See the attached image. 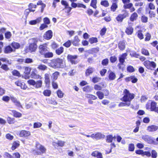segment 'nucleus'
Instances as JSON below:
<instances>
[{"mask_svg":"<svg viewBox=\"0 0 158 158\" xmlns=\"http://www.w3.org/2000/svg\"><path fill=\"white\" fill-rule=\"evenodd\" d=\"M96 94L100 99H102L104 98V94L101 91H97Z\"/></svg>","mask_w":158,"mask_h":158,"instance_id":"obj_36","label":"nucleus"},{"mask_svg":"<svg viewBox=\"0 0 158 158\" xmlns=\"http://www.w3.org/2000/svg\"><path fill=\"white\" fill-rule=\"evenodd\" d=\"M133 6V4L131 3H129L128 4H124L123 6V7L125 9H129L131 8Z\"/></svg>","mask_w":158,"mask_h":158,"instance_id":"obj_56","label":"nucleus"},{"mask_svg":"<svg viewBox=\"0 0 158 158\" xmlns=\"http://www.w3.org/2000/svg\"><path fill=\"white\" fill-rule=\"evenodd\" d=\"M19 143L17 142H15L13 143L12 146V150H15L17 147L19 146Z\"/></svg>","mask_w":158,"mask_h":158,"instance_id":"obj_48","label":"nucleus"},{"mask_svg":"<svg viewBox=\"0 0 158 158\" xmlns=\"http://www.w3.org/2000/svg\"><path fill=\"white\" fill-rule=\"evenodd\" d=\"M100 80V78L96 77H94L93 78L92 81L93 82L95 83L99 81Z\"/></svg>","mask_w":158,"mask_h":158,"instance_id":"obj_58","label":"nucleus"},{"mask_svg":"<svg viewBox=\"0 0 158 158\" xmlns=\"http://www.w3.org/2000/svg\"><path fill=\"white\" fill-rule=\"evenodd\" d=\"M41 20V17H39L35 20L30 21L29 23L31 25H35L38 23H40Z\"/></svg>","mask_w":158,"mask_h":158,"instance_id":"obj_21","label":"nucleus"},{"mask_svg":"<svg viewBox=\"0 0 158 158\" xmlns=\"http://www.w3.org/2000/svg\"><path fill=\"white\" fill-rule=\"evenodd\" d=\"M38 40L36 38H32L30 40L29 49L31 52L35 51L37 48V43Z\"/></svg>","mask_w":158,"mask_h":158,"instance_id":"obj_3","label":"nucleus"},{"mask_svg":"<svg viewBox=\"0 0 158 158\" xmlns=\"http://www.w3.org/2000/svg\"><path fill=\"white\" fill-rule=\"evenodd\" d=\"M57 94L58 97L60 98H62L63 97V94L60 90H57Z\"/></svg>","mask_w":158,"mask_h":158,"instance_id":"obj_53","label":"nucleus"},{"mask_svg":"<svg viewBox=\"0 0 158 158\" xmlns=\"http://www.w3.org/2000/svg\"><path fill=\"white\" fill-rule=\"evenodd\" d=\"M127 56V54L126 53H123L119 56V61L121 65L123 64V63L125 62V60L126 59Z\"/></svg>","mask_w":158,"mask_h":158,"instance_id":"obj_9","label":"nucleus"},{"mask_svg":"<svg viewBox=\"0 0 158 158\" xmlns=\"http://www.w3.org/2000/svg\"><path fill=\"white\" fill-rule=\"evenodd\" d=\"M157 103L154 101H152L151 103L150 109L151 111H154L155 112L156 110V107Z\"/></svg>","mask_w":158,"mask_h":158,"instance_id":"obj_18","label":"nucleus"},{"mask_svg":"<svg viewBox=\"0 0 158 158\" xmlns=\"http://www.w3.org/2000/svg\"><path fill=\"white\" fill-rule=\"evenodd\" d=\"M138 17L137 14L136 13L134 12L131 15L130 18V20L131 21L133 22L136 20Z\"/></svg>","mask_w":158,"mask_h":158,"instance_id":"obj_22","label":"nucleus"},{"mask_svg":"<svg viewBox=\"0 0 158 158\" xmlns=\"http://www.w3.org/2000/svg\"><path fill=\"white\" fill-rule=\"evenodd\" d=\"M44 82L46 84H49L50 83V75L46 73L44 75Z\"/></svg>","mask_w":158,"mask_h":158,"instance_id":"obj_19","label":"nucleus"},{"mask_svg":"<svg viewBox=\"0 0 158 158\" xmlns=\"http://www.w3.org/2000/svg\"><path fill=\"white\" fill-rule=\"evenodd\" d=\"M94 68L91 67H89L85 72L86 76H87L92 74L94 71Z\"/></svg>","mask_w":158,"mask_h":158,"instance_id":"obj_17","label":"nucleus"},{"mask_svg":"<svg viewBox=\"0 0 158 158\" xmlns=\"http://www.w3.org/2000/svg\"><path fill=\"white\" fill-rule=\"evenodd\" d=\"M37 68L39 70L44 71L47 69V67L44 65L40 64L38 65Z\"/></svg>","mask_w":158,"mask_h":158,"instance_id":"obj_34","label":"nucleus"},{"mask_svg":"<svg viewBox=\"0 0 158 158\" xmlns=\"http://www.w3.org/2000/svg\"><path fill=\"white\" fill-rule=\"evenodd\" d=\"M42 81L41 80L37 81L35 82V87L36 88H40L42 87Z\"/></svg>","mask_w":158,"mask_h":158,"instance_id":"obj_33","label":"nucleus"},{"mask_svg":"<svg viewBox=\"0 0 158 158\" xmlns=\"http://www.w3.org/2000/svg\"><path fill=\"white\" fill-rule=\"evenodd\" d=\"M158 129V126L154 125H152L148 127L147 130L149 131L152 132L156 131Z\"/></svg>","mask_w":158,"mask_h":158,"instance_id":"obj_15","label":"nucleus"},{"mask_svg":"<svg viewBox=\"0 0 158 158\" xmlns=\"http://www.w3.org/2000/svg\"><path fill=\"white\" fill-rule=\"evenodd\" d=\"M10 99L16 106L19 108H23L20 102L15 97L13 96H10Z\"/></svg>","mask_w":158,"mask_h":158,"instance_id":"obj_7","label":"nucleus"},{"mask_svg":"<svg viewBox=\"0 0 158 158\" xmlns=\"http://www.w3.org/2000/svg\"><path fill=\"white\" fill-rule=\"evenodd\" d=\"M35 147L37 150H39L40 152L35 151L36 154L40 155L45 153L46 151V148L40 144L39 142H36L35 144Z\"/></svg>","mask_w":158,"mask_h":158,"instance_id":"obj_4","label":"nucleus"},{"mask_svg":"<svg viewBox=\"0 0 158 158\" xmlns=\"http://www.w3.org/2000/svg\"><path fill=\"white\" fill-rule=\"evenodd\" d=\"M52 36V32L51 30H48L44 35V38L47 40L50 39Z\"/></svg>","mask_w":158,"mask_h":158,"instance_id":"obj_8","label":"nucleus"},{"mask_svg":"<svg viewBox=\"0 0 158 158\" xmlns=\"http://www.w3.org/2000/svg\"><path fill=\"white\" fill-rule=\"evenodd\" d=\"M30 135V132L25 130L21 131L19 134L20 136L21 137H26L29 136Z\"/></svg>","mask_w":158,"mask_h":158,"instance_id":"obj_12","label":"nucleus"},{"mask_svg":"<svg viewBox=\"0 0 158 158\" xmlns=\"http://www.w3.org/2000/svg\"><path fill=\"white\" fill-rule=\"evenodd\" d=\"M131 103L129 102L123 101V102H121L119 103L118 106H130Z\"/></svg>","mask_w":158,"mask_h":158,"instance_id":"obj_26","label":"nucleus"},{"mask_svg":"<svg viewBox=\"0 0 158 158\" xmlns=\"http://www.w3.org/2000/svg\"><path fill=\"white\" fill-rule=\"evenodd\" d=\"M116 77V75L114 73L111 71L109 74L108 78L110 80H113L115 79Z\"/></svg>","mask_w":158,"mask_h":158,"instance_id":"obj_23","label":"nucleus"},{"mask_svg":"<svg viewBox=\"0 0 158 158\" xmlns=\"http://www.w3.org/2000/svg\"><path fill=\"white\" fill-rule=\"evenodd\" d=\"M7 121L10 124H13L15 123V119L13 118H11L10 117H8L7 118Z\"/></svg>","mask_w":158,"mask_h":158,"instance_id":"obj_37","label":"nucleus"},{"mask_svg":"<svg viewBox=\"0 0 158 158\" xmlns=\"http://www.w3.org/2000/svg\"><path fill=\"white\" fill-rule=\"evenodd\" d=\"M71 45V41L68 40L67 42L63 44V45L67 48L69 47Z\"/></svg>","mask_w":158,"mask_h":158,"instance_id":"obj_59","label":"nucleus"},{"mask_svg":"<svg viewBox=\"0 0 158 158\" xmlns=\"http://www.w3.org/2000/svg\"><path fill=\"white\" fill-rule=\"evenodd\" d=\"M129 150L130 151H133L134 150V145L133 143H131L129 145L128 147Z\"/></svg>","mask_w":158,"mask_h":158,"instance_id":"obj_54","label":"nucleus"},{"mask_svg":"<svg viewBox=\"0 0 158 158\" xmlns=\"http://www.w3.org/2000/svg\"><path fill=\"white\" fill-rule=\"evenodd\" d=\"M117 8V4H114V3H112V4L111 5L110 7L111 10L113 12H114L115 11L116 9Z\"/></svg>","mask_w":158,"mask_h":158,"instance_id":"obj_42","label":"nucleus"},{"mask_svg":"<svg viewBox=\"0 0 158 158\" xmlns=\"http://www.w3.org/2000/svg\"><path fill=\"white\" fill-rule=\"evenodd\" d=\"M128 16V13L125 12L123 14L118 15L116 18V19L118 22H122L123 19Z\"/></svg>","mask_w":158,"mask_h":158,"instance_id":"obj_6","label":"nucleus"},{"mask_svg":"<svg viewBox=\"0 0 158 158\" xmlns=\"http://www.w3.org/2000/svg\"><path fill=\"white\" fill-rule=\"evenodd\" d=\"M12 74L15 76L17 77L20 76V74L19 72L17 70H14L12 72Z\"/></svg>","mask_w":158,"mask_h":158,"instance_id":"obj_51","label":"nucleus"},{"mask_svg":"<svg viewBox=\"0 0 158 158\" xmlns=\"http://www.w3.org/2000/svg\"><path fill=\"white\" fill-rule=\"evenodd\" d=\"M64 48L62 47H61L56 51V53L58 55H60L64 51Z\"/></svg>","mask_w":158,"mask_h":158,"instance_id":"obj_30","label":"nucleus"},{"mask_svg":"<svg viewBox=\"0 0 158 158\" xmlns=\"http://www.w3.org/2000/svg\"><path fill=\"white\" fill-rule=\"evenodd\" d=\"M14 116L15 117L19 118L22 116V114L19 112H18L15 110L12 111Z\"/></svg>","mask_w":158,"mask_h":158,"instance_id":"obj_35","label":"nucleus"},{"mask_svg":"<svg viewBox=\"0 0 158 158\" xmlns=\"http://www.w3.org/2000/svg\"><path fill=\"white\" fill-rule=\"evenodd\" d=\"M1 68L6 71H8L9 69L7 65L5 64H2L1 67Z\"/></svg>","mask_w":158,"mask_h":158,"instance_id":"obj_60","label":"nucleus"},{"mask_svg":"<svg viewBox=\"0 0 158 158\" xmlns=\"http://www.w3.org/2000/svg\"><path fill=\"white\" fill-rule=\"evenodd\" d=\"M137 37L140 39L142 40L143 38V35L142 33V31L139 30L136 33Z\"/></svg>","mask_w":158,"mask_h":158,"instance_id":"obj_28","label":"nucleus"},{"mask_svg":"<svg viewBox=\"0 0 158 158\" xmlns=\"http://www.w3.org/2000/svg\"><path fill=\"white\" fill-rule=\"evenodd\" d=\"M44 22L46 24H49L50 23V20L47 17H45L44 19Z\"/></svg>","mask_w":158,"mask_h":158,"instance_id":"obj_63","label":"nucleus"},{"mask_svg":"<svg viewBox=\"0 0 158 158\" xmlns=\"http://www.w3.org/2000/svg\"><path fill=\"white\" fill-rule=\"evenodd\" d=\"M42 125V124L39 122H37L33 124V127L34 128H39Z\"/></svg>","mask_w":158,"mask_h":158,"instance_id":"obj_40","label":"nucleus"},{"mask_svg":"<svg viewBox=\"0 0 158 158\" xmlns=\"http://www.w3.org/2000/svg\"><path fill=\"white\" fill-rule=\"evenodd\" d=\"M118 48L120 50H123L125 48V42L124 41H120L118 44Z\"/></svg>","mask_w":158,"mask_h":158,"instance_id":"obj_16","label":"nucleus"},{"mask_svg":"<svg viewBox=\"0 0 158 158\" xmlns=\"http://www.w3.org/2000/svg\"><path fill=\"white\" fill-rule=\"evenodd\" d=\"M98 41L97 39L96 38L92 37L89 40V42L92 44L94 43H96Z\"/></svg>","mask_w":158,"mask_h":158,"instance_id":"obj_44","label":"nucleus"},{"mask_svg":"<svg viewBox=\"0 0 158 158\" xmlns=\"http://www.w3.org/2000/svg\"><path fill=\"white\" fill-rule=\"evenodd\" d=\"M123 93L124 96L121 100L123 101L129 102L131 103V101L134 98L135 95L130 93L129 91L126 89L124 90Z\"/></svg>","mask_w":158,"mask_h":158,"instance_id":"obj_2","label":"nucleus"},{"mask_svg":"<svg viewBox=\"0 0 158 158\" xmlns=\"http://www.w3.org/2000/svg\"><path fill=\"white\" fill-rule=\"evenodd\" d=\"M59 73L58 72H56L53 73L52 76V78L53 79V80L55 81L57 79L58 76L59 75Z\"/></svg>","mask_w":158,"mask_h":158,"instance_id":"obj_32","label":"nucleus"},{"mask_svg":"<svg viewBox=\"0 0 158 158\" xmlns=\"http://www.w3.org/2000/svg\"><path fill=\"white\" fill-rule=\"evenodd\" d=\"M142 138L144 141L148 143H152L153 141L152 138L151 136L148 135H142Z\"/></svg>","mask_w":158,"mask_h":158,"instance_id":"obj_10","label":"nucleus"},{"mask_svg":"<svg viewBox=\"0 0 158 158\" xmlns=\"http://www.w3.org/2000/svg\"><path fill=\"white\" fill-rule=\"evenodd\" d=\"M101 4L106 7H107L109 6V4L108 1L107 0H104L102 1L101 2Z\"/></svg>","mask_w":158,"mask_h":158,"instance_id":"obj_39","label":"nucleus"},{"mask_svg":"<svg viewBox=\"0 0 158 158\" xmlns=\"http://www.w3.org/2000/svg\"><path fill=\"white\" fill-rule=\"evenodd\" d=\"M152 157L153 158H156L157 156V153L155 150L152 151Z\"/></svg>","mask_w":158,"mask_h":158,"instance_id":"obj_62","label":"nucleus"},{"mask_svg":"<svg viewBox=\"0 0 158 158\" xmlns=\"http://www.w3.org/2000/svg\"><path fill=\"white\" fill-rule=\"evenodd\" d=\"M148 18L145 15H143L141 17V20L143 23H146L148 21Z\"/></svg>","mask_w":158,"mask_h":158,"instance_id":"obj_57","label":"nucleus"},{"mask_svg":"<svg viewBox=\"0 0 158 158\" xmlns=\"http://www.w3.org/2000/svg\"><path fill=\"white\" fill-rule=\"evenodd\" d=\"M43 94L45 96H49L51 94V92L49 90L46 89L44 91Z\"/></svg>","mask_w":158,"mask_h":158,"instance_id":"obj_38","label":"nucleus"},{"mask_svg":"<svg viewBox=\"0 0 158 158\" xmlns=\"http://www.w3.org/2000/svg\"><path fill=\"white\" fill-rule=\"evenodd\" d=\"M151 61L149 60H146L143 63V64L145 67L148 69H150V64Z\"/></svg>","mask_w":158,"mask_h":158,"instance_id":"obj_41","label":"nucleus"},{"mask_svg":"<svg viewBox=\"0 0 158 158\" xmlns=\"http://www.w3.org/2000/svg\"><path fill=\"white\" fill-rule=\"evenodd\" d=\"M31 70V69L29 67H25L24 73L26 75L25 76V79L29 78L28 75L30 74Z\"/></svg>","mask_w":158,"mask_h":158,"instance_id":"obj_14","label":"nucleus"},{"mask_svg":"<svg viewBox=\"0 0 158 158\" xmlns=\"http://www.w3.org/2000/svg\"><path fill=\"white\" fill-rule=\"evenodd\" d=\"M11 35L12 34L10 31H7L5 34V37L7 39H10Z\"/></svg>","mask_w":158,"mask_h":158,"instance_id":"obj_49","label":"nucleus"},{"mask_svg":"<svg viewBox=\"0 0 158 158\" xmlns=\"http://www.w3.org/2000/svg\"><path fill=\"white\" fill-rule=\"evenodd\" d=\"M141 52L145 56H148L149 55L148 51L144 48L142 49Z\"/></svg>","mask_w":158,"mask_h":158,"instance_id":"obj_45","label":"nucleus"},{"mask_svg":"<svg viewBox=\"0 0 158 158\" xmlns=\"http://www.w3.org/2000/svg\"><path fill=\"white\" fill-rule=\"evenodd\" d=\"M3 156L4 157L6 158H14L12 156L7 152H5Z\"/></svg>","mask_w":158,"mask_h":158,"instance_id":"obj_47","label":"nucleus"},{"mask_svg":"<svg viewBox=\"0 0 158 158\" xmlns=\"http://www.w3.org/2000/svg\"><path fill=\"white\" fill-rule=\"evenodd\" d=\"M67 58L68 60H69L72 64H76V62L75 60L77 58V56H72L69 55L68 56Z\"/></svg>","mask_w":158,"mask_h":158,"instance_id":"obj_11","label":"nucleus"},{"mask_svg":"<svg viewBox=\"0 0 158 158\" xmlns=\"http://www.w3.org/2000/svg\"><path fill=\"white\" fill-rule=\"evenodd\" d=\"M10 99V97L8 96H4L2 98V100L6 102H8Z\"/></svg>","mask_w":158,"mask_h":158,"instance_id":"obj_61","label":"nucleus"},{"mask_svg":"<svg viewBox=\"0 0 158 158\" xmlns=\"http://www.w3.org/2000/svg\"><path fill=\"white\" fill-rule=\"evenodd\" d=\"M156 66V64L153 61H151V63L150 64V68L149 69L151 70H153Z\"/></svg>","mask_w":158,"mask_h":158,"instance_id":"obj_46","label":"nucleus"},{"mask_svg":"<svg viewBox=\"0 0 158 158\" xmlns=\"http://www.w3.org/2000/svg\"><path fill=\"white\" fill-rule=\"evenodd\" d=\"M50 65L54 68H62L65 66L64 62L62 59L57 58L53 60L51 63Z\"/></svg>","mask_w":158,"mask_h":158,"instance_id":"obj_1","label":"nucleus"},{"mask_svg":"<svg viewBox=\"0 0 158 158\" xmlns=\"http://www.w3.org/2000/svg\"><path fill=\"white\" fill-rule=\"evenodd\" d=\"M11 45L15 49H18L20 47L19 43L15 42H13L11 44Z\"/></svg>","mask_w":158,"mask_h":158,"instance_id":"obj_29","label":"nucleus"},{"mask_svg":"<svg viewBox=\"0 0 158 158\" xmlns=\"http://www.w3.org/2000/svg\"><path fill=\"white\" fill-rule=\"evenodd\" d=\"M45 58L52 57L53 56V53L52 52H46L44 55Z\"/></svg>","mask_w":158,"mask_h":158,"instance_id":"obj_31","label":"nucleus"},{"mask_svg":"<svg viewBox=\"0 0 158 158\" xmlns=\"http://www.w3.org/2000/svg\"><path fill=\"white\" fill-rule=\"evenodd\" d=\"M109 63V60L107 58H106L103 60L102 61V64L104 66H106Z\"/></svg>","mask_w":158,"mask_h":158,"instance_id":"obj_50","label":"nucleus"},{"mask_svg":"<svg viewBox=\"0 0 158 158\" xmlns=\"http://www.w3.org/2000/svg\"><path fill=\"white\" fill-rule=\"evenodd\" d=\"M40 53L42 55H44L46 52L48 51L47 44H44L40 45L39 47Z\"/></svg>","mask_w":158,"mask_h":158,"instance_id":"obj_5","label":"nucleus"},{"mask_svg":"<svg viewBox=\"0 0 158 158\" xmlns=\"http://www.w3.org/2000/svg\"><path fill=\"white\" fill-rule=\"evenodd\" d=\"M110 60L111 62L114 63L117 60V58L115 56H111L110 57Z\"/></svg>","mask_w":158,"mask_h":158,"instance_id":"obj_55","label":"nucleus"},{"mask_svg":"<svg viewBox=\"0 0 158 158\" xmlns=\"http://www.w3.org/2000/svg\"><path fill=\"white\" fill-rule=\"evenodd\" d=\"M13 51V50L10 46H8L5 47L4 50V52L5 53H8L11 52Z\"/></svg>","mask_w":158,"mask_h":158,"instance_id":"obj_25","label":"nucleus"},{"mask_svg":"<svg viewBox=\"0 0 158 158\" xmlns=\"http://www.w3.org/2000/svg\"><path fill=\"white\" fill-rule=\"evenodd\" d=\"M83 89L84 91L87 92H90L92 91L93 89L90 86L87 85L83 87Z\"/></svg>","mask_w":158,"mask_h":158,"instance_id":"obj_27","label":"nucleus"},{"mask_svg":"<svg viewBox=\"0 0 158 158\" xmlns=\"http://www.w3.org/2000/svg\"><path fill=\"white\" fill-rule=\"evenodd\" d=\"M133 29L132 27H127L125 31L126 33L128 35H131L133 32Z\"/></svg>","mask_w":158,"mask_h":158,"instance_id":"obj_24","label":"nucleus"},{"mask_svg":"<svg viewBox=\"0 0 158 158\" xmlns=\"http://www.w3.org/2000/svg\"><path fill=\"white\" fill-rule=\"evenodd\" d=\"M105 137V135L103 134L100 132H98L97 133H94V139L98 140L101 139H103Z\"/></svg>","mask_w":158,"mask_h":158,"instance_id":"obj_13","label":"nucleus"},{"mask_svg":"<svg viewBox=\"0 0 158 158\" xmlns=\"http://www.w3.org/2000/svg\"><path fill=\"white\" fill-rule=\"evenodd\" d=\"M97 1L96 0H92L90 3V6L96 9L97 8Z\"/></svg>","mask_w":158,"mask_h":158,"instance_id":"obj_43","label":"nucleus"},{"mask_svg":"<svg viewBox=\"0 0 158 158\" xmlns=\"http://www.w3.org/2000/svg\"><path fill=\"white\" fill-rule=\"evenodd\" d=\"M113 138L112 135H110L106 137V142L108 143H111L112 141Z\"/></svg>","mask_w":158,"mask_h":158,"instance_id":"obj_52","label":"nucleus"},{"mask_svg":"<svg viewBox=\"0 0 158 158\" xmlns=\"http://www.w3.org/2000/svg\"><path fill=\"white\" fill-rule=\"evenodd\" d=\"M13 156L14 158H20V155L18 152H15L13 154Z\"/></svg>","mask_w":158,"mask_h":158,"instance_id":"obj_64","label":"nucleus"},{"mask_svg":"<svg viewBox=\"0 0 158 158\" xmlns=\"http://www.w3.org/2000/svg\"><path fill=\"white\" fill-rule=\"evenodd\" d=\"M79 41L80 40L78 38V36H76L74 37V40L72 43L73 45L77 46L78 45Z\"/></svg>","mask_w":158,"mask_h":158,"instance_id":"obj_20","label":"nucleus"}]
</instances>
